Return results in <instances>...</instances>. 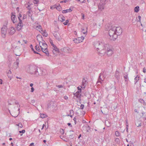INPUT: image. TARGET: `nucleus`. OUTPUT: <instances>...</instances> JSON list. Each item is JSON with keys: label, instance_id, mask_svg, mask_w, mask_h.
Returning <instances> with one entry per match:
<instances>
[{"label": "nucleus", "instance_id": "nucleus-1", "mask_svg": "<svg viewBox=\"0 0 146 146\" xmlns=\"http://www.w3.org/2000/svg\"><path fill=\"white\" fill-rule=\"evenodd\" d=\"M94 46L96 48L98 54L101 56L104 55L107 50V54L108 56H111L113 52L112 48L108 44H104L102 42H94Z\"/></svg>", "mask_w": 146, "mask_h": 146}, {"label": "nucleus", "instance_id": "nucleus-2", "mask_svg": "<svg viewBox=\"0 0 146 146\" xmlns=\"http://www.w3.org/2000/svg\"><path fill=\"white\" fill-rule=\"evenodd\" d=\"M114 27H112L109 31V35L110 36V39L111 40H115L117 38V35L115 33Z\"/></svg>", "mask_w": 146, "mask_h": 146}, {"label": "nucleus", "instance_id": "nucleus-3", "mask_svg": "<svg viewBox=\"0 0 146 146\" xmlns=\"http://www.w3.org/2000/svg\"><path fill=\"white\" fill-rule=\"evenodd\" d=\"M37 67L34 66H30L27 70V72L31 74L35 75V73L37 70Z\"/></svg>", "mask_w": 146, "mask_h": 146}, {"label": "nucleus", "instance_id": "nucleus-4", "mask_svg": "<svg viewBox=\"0 0 146 146\" xmlns=\"http://www.w3.org/2000/svg\"><path fill=\"white\" fill-rule=\"evenodd\" d=\"M22 16L21 14L19 13L18 15V18L19 20V22L17 24V30L18 31H19L21 29L23 26L22 20L20 19L22 17Z\"/></svg>", "mask_w": 146, "mask_h": 146}, {"label": "nucleus", "instance_id": "nucleus-5", "mask_svg": "<svg viewBox=\"0 0 146 146\" xmlns=\"http://www.w3.org/2000/svg\"><path fill=\"white\" fill-rule=\"evenodd\" d=\"M7 27L6 25H4L1 28V33L2 36L5 38L7 33Z\"/></svg>", "mask_w": 146, "mask_h": 146}, {"label": "nucleus", "instance_id": "nucleus-6", "mask_svg": "<svg viewBox=\"0 0 146 146\" xmlns=\"http://www.w3.org/2000/svg\"><path fill=\"white\" fill-rule=\"evenodd\" d=\"M52 34L55 39L58 41H60L62 39L61 37L58 32L55 31H54L52 33Z\"/></svg>", "mask_w": 146, "mask_h": 146}, {"label": "nucleus", "instance_id": "nucleus-7", "mask_svg": "<svg viewBox=\"0 0 146 146\" xmlns=\"http://www.w3.org/2000/svg\"><path fill=\"white\" fill-rule=\"evenodd\" d=\"M107 3H106L104 0H101L100 3L98 5L99 9L101 11L102 10L104 9L105 5Z\"/></svg>", "mask_w": 146, "mask_h": 146}, {"label": "nucleus", "instance_id": "nucleus-8", "mask_svg": "<svg viewBox=\"0 0 146 146\" xmlns=\"http://www.w3.org/2000/svg\"><path fill=\"white\" fill-rule=\"evenodd\" d=\"M114 28H115L114 29L115 31V33L117 35V37L118 35H120L122 33V30L120 27H113Z\"/></svg>", "mask_w": 146, "mask_h": 146}, {"label": "nucleus", "instance_id": "nucleus-9", "mask_svg": "<svg viewBox=\"0 0 146 146\" xmlns=\"http://www.w3.org/2000/svg\"><path fill=\"white\" fill-rule=\"evenodd\" d=\"M104 79V78H103V74L102 73H101L99 75L98 80L96 84H98V85H99V84H98L99 83H100L101 84H102Z\"/></svg>", "mask_w": 146, "mask_h": 146}, {"label": "nucleus", "instance_id": "nucleus-10", "mask_svg": "<svg viewBox=\"0 0 146 146\" xmlns=\"http://www.w3.org/2000/svg\"><path fill=\"white\" fill-rule=\"evenodd\" d=\"M36 38L37 40L38 41L40 46V42H41V41H42L43 42H45L43 40L42 36L40 35H38L36 36Z\"/></svg>", "mask_w": 146, "mask_h": 146}, {"label": "nucleus", "instance_id": "nucleus-11", "mask_svg": "<svg viewBox=\"0 0 146 146\" xmlns=\"http://www.w3.org/2000/svg\"><path fill=\"white\" fill-rule=\"evenodd\" d=\"M42 72H43V71L40 68H37V71H36L35 73V75L36 76H38L39 75H42L43 74Z\"/></svg>", "mask_w": 146, "mask_h": 146}, {"label": "nucleus", "instance_id": "nucleus-12", "mask_svg": "<svg viewBox=\"0 0 146 146\" xmlns=\"http://www.w3.org/2000/svg\"><path fill=\"white\" fill-rule=\"evenodd\" d=\"M8 32L9 35H12L15 33V30L14 28L12 27L8 29Z\"/></svg>", "mask_w": 146, "mask_h": 146}, {"label": "nucleus", "instance_id": "nucleus-13", "mask_svg": "<svg viewBox=\"0 0 146 146\" xmlns=\"http://www.w3.org/2000/svg\"><path fill=\"white\" fill-rule=\"evenodd\" d=\"M40 46L41 48L42 51L47 56H49V53L48 52L47 48H43V47H42L41 45Z\"/></svg>", "mask_w": 146, "mask_h": 146}, {"label": "nucleus", "instance_id": "nucleus-14", "mask_svg": "<svg viewBox=\"0 0 146 146\" xmlns=\"http://www.w3.org/2000/svg\"><path fill=\"white\" fill-rule=\"evenodd\" d=\"M11 19L12 21L14 23H15L17 22V19L16 18V16L11 13Z\"/></svg>", "mask_w": 146, "mask_h": 146}, {"label": "nucleus", "instance_id": "nucleus-15", "mask_svg": "<svg viewBox=\"0 0 146 146\" xmlns=\"http://www.w3.org/2000/svg\"><path fill=\"white\" fill-rule=\"evenodd\" d=\"M19 61V59H17L16 60V62L14 64V67H15V69H17L18 67Z\"/></svg>", "mask_w": 146, "mask_h": 146}, {"label": "nucleus", "instance_id": "nucleus-16", "mask_svg": "<svg viewBox=\"0 0 146 146\" xmlns=\"http://www.w3.org/2000/svg\"><path fill=\"white\" fill-rule=\"evenodd\" d=\"M87 82V80H85V79L84 78H83L82 80V86H84L83 89H84L85 88Z\"/></svg>", "mask_w": 146, "mask_h": 146}, {"label": "nucleus", "instance_id": "nucleus-17", "mask_svg": "<svg viewBox=\"0 0 146 146\" xmlns=\"http://www.w3.org/2000/svg\"><path fill=\"white\" fill-rule=\"evenodd\" d=\"M81 40H80V38H76L74 39L73 41H74V42L75 43H78L80 42H82V39H81Z\"/></svg>", "mask_w": 146, "mask_h": 146}, {"label": "nucleus", "instance_id": "nucleus-18", "mask_svg": "<svg viewBox=\"0 0 146 146\" xmlns=\"http://www.w3.org/2000/svg\"><path fill=\"white\" fill-rule=\"evenodd\" d=\"M72 10L70 9L64 10L62 11V13H66L68 12H70L72 11Z\"/></svg>", "mask_w": 146, "mask_h": 146}, {"label": "nucleus", "instance_id": "nucleus-19", "mask_svg": "<svg viewBox=\"0 0 146 146\" xmlns=\"http://www.w3.org/2000/svg\"><path fill=\"white\" fill-rule=\"evenodd\" d=\"M58 19L59 21H60L62 22H63L65 20L64 17L60 16H59Z\"/></svg>", "mask_w": 146, "mask_h": 146}, {"label": "nucleus", "instance_id": "nucleus-20", "mask_svg": "<svg viewBox=\"0 0 146 146\" xmlns=\"http://www.w3.org/2000/svg\"><path fill=\"white\" fill-rule=\"evenodd\" d=\"M115 76L116 79H118L119 78V72L118 71H117L115 74Z\"/></svg>", "mask_w": 146, "mask_h": 146}, {"label": "nucleus", "instance_id": "nucleus-21", "mask_svg": "<svg viewBox=\"0 0 146 146\" xmlns=\"http://www.w3.org/2000/svg\"><path fill=\"white\" fill-rule=\"evenodd\" d=\"M105 123L106 125L108 127H110L111 125L110 122L108 120L106 121Z\"/></svg>", "mask_w": 146, "mask_h": 146}, {"label": "nucleus", "instance_id": "nucleus-22", "mask_svg": "<svg viewBox=\"0 0 146 146\" xmlns=\"http://www.w3.org/2000/svg\"><path fill=\"white\" fill-rule=\"evenodd\" d=\"M11 71L10 70H9L8 72H7V76L9 78H10V79H11Z\"/></svg>", "mask_w": 146, "mask_h": 146}, {"label": "nucleus", "instance_id": "nucleus-23", "mask_svg": "<svg viewBox=\"0 0 146 146\" xmlns=\"http://www.w3.org/2000/svg\"><path fill=\"white\" fill-rule=\"evenodd\" d=\"M54 102L52 101H51L50 103V108H53L55 106V105H53Z\"/></svg>", "mask_w": 146, "mask_h": 146}, {"label": "nucleus", "instance_id": "nucleus-24", "mask_svg": "<svg viewBox=\"0 0 146 146\" xmlns=\"http://www.w3.org/2000/svg\"><path fill=\"white\" fill-rule=\"evenodd\" d=\"M70 115L69 114L67 115V116H70L71 117H72L73 115L74 114V111L72 110H70Z\"/></svg>", "mask_w": 146, "mask_h": 146}, {"label": "nucleus", "instance_id": "nucleus-25", "mask_svg": "<svg viewBox=\"0 0 146 146\" xmlns=\"http://www.w3.org/2000/svg\"><path fill=\"white\" fill-rule=\"evenodd\" d=\"M134 11L136 13H137L139 10V6H136L135 7Z\"/></svg>", "mask_w": 146, "mask_h": 146}, {"label": "nucleus", "instance_id": "nucleus-26", "mask_svg": "<svg viewBox=\"0 0 146 146\" xmlns=\"http://www.w3.org/2000/svg\"><path fill=\"white\" fill-rule=\"evenodd\" d=\"M47 117V116L46 115L42 113L40 114V117L42 118H44L45 117Z\"/></svg>", "mask_w": 146, "mask_h": 146}, {"label": "nucleus", "instance_id": "nucleus-27", "mask_svg": "<svg viewBox=\"0 0 146 146\" xmlns=\"http://www.w3.org/2000/svg\"><path fill=\"white\" fill-rule=\"evenodd\" d=\"M81 92V91H77L76 92V96L77 98H78L80 96V93Z\"/></svg>", "mask_w": 146, "mask_h": 146}, {"label": "nucleus", "instance_id": "nucleus-28", "mask_svg": "<svg viewBox=\"0 0 146 146\" xmlns=\"http://www.w3.org/2000/svg\"><path fill=\"white\" fill-rule=\"evenodd\" d=\"M55 8H56V9H57L58 11H60L61 9H62V8L60 6V5H59L58 6H56L55 7Z\"/></svg>", "mask_w": 146, "mask_h": 146}, {"label": "nucleus", "instance_id": "nucleus-29", "mask_svg": "<svg viewBox=\"0 0 146 146\" xmlns=\"http://www.w3.org/2000/svg\"><path fill=\"white\" fill-rule=\"evenodd\" d=\"M42 44V45H43V46H44V48H47V45L44 42H41Z\"/></svg>", "mask_w": 146, "mask_h": 146}, {"label": "nucleus", "instance_id": "nucleus-30", "mask_svg": "<svg viewBox=\"0 0 146 146\" xmlns=\"http://www.w3.org/2000/svg\"><path fill=\"white\" fill-rule=\"evenodd\" d=\"M139 77H137L136 76V77H135V84H136V83H137V82L139 80Z\"/></svg>", "mask_w": 146, "mask_h": 146}, {"label": "nucleus", "instance_id": "nucleus-31", "mask_svg": "<svg viewBox=\"0 0 146 146\" xmlns=\"http://www.w3.org/2000/svg\"><path fill=\"white\" fill-rule=\"evenodd\" d=\"M128 74L126 72H125L123 74V75L124 79H126L128 78Z\"/></svg>", "mask_w": 146, "mask_h": 146}, {"label": "nucleus", "instance_id": "nucleus-32", "mask_svg": "<svg viewBox=\"0 0 146 146\" xmlns=\"http://www.w3.org/2000/svg\"><path fill=\"white\" fill-rule=\"evenodd\" d=\"M35 48L36 50H37L38 52L40 51V48L37 45H36L35 46Z\"/></svg>", "mask_w": 146, "mask_h": 146}, {"label": "nucleus", "instance_id": "nucleus-33", "mask_svg": "<svg viewBox=\"0 0 146 146\" xmlns=\"http://www.w3.org/2000/svg\"><path fill=\"white\" fill-rule=\"evenodd\" d=\"M53 47L54 48V49L56 51H58L59 50V49L57 48V47L54 45V46H53Z\"/></svg>", "mask_w": 146, "mask_h": 146}, {"label": "nucleus", "instance_id": "nucleus-34", "mask_svg": "<svg viewBox=\"0 0 146 146\" xmlns=\"http://www.w3.org/2000/svg\"><path fill=\"white\" fill-rule=\"evenodd\" d=\"M115 135L116 136H119L120 135V133L119 131H116L115 132Z\"/></svg>", "mask_w": 146, "mask_h": 146}, {"label": "nucleus", "instance_id": "nucleus-35", "mask_svg": "<svg viewBox=\"0 0 146 146\" xmlns=\"http://www.w3.org/2000/svg\"><path fill=\"white\" fill-rule=\"evenodd\" d=\"M87 126V128L86 129V131L87 132H88L89 130L90 129V127L89 125H86Z\"/></svg>", "mask_w": 146, "mask_h": 146}, {"label": "nucleus", "instance_id": "nucleus-36", "mask_svg": "<svg viewBox=\"0 0 146 146\" xmlns=\"http://www.w3.org/2000/svg\"><path fill=\"white\" fill-rule=\"evenodd\" d=\"M80 87L79 86L78 87H77V88L78 89V90H79L78 91H81H81H82L81 88H83L84 86H80Z\"/></svg>", "mask_w": 146, "mask_h": 146}, {"label": "nucleus", "instance_id": "nucleus-37", "mask_svg": "<svg viewBox=\"0 0 146 146\" xmlns=\"http://www.w3.org/2000/svg\"><path fill=\"white\" fill-rule=\"evenodd\" d=\"M43 36H48V34H46V31H44L43 32V33H42Z\"/></svg>", "mask_w": 146, "mask_h": 146}, {"label": "nucleus", "instance_id": "nucleus-38", "mask_svg": "<svg viewBox=\"0 0 146 146\" xmlns=\"http://www.w3.org/2000/svg\"><path fill=\"white\" fill-rule=\"evenodd\" d=\"M68 138L70 139H72L74 138V137H73V135H70L69 136Z\"/></svg>", "mask_w": 146, "mask_h": 146}, {"label": "nucleus", "instance_id": "nucleus-39", "mask_svg": "<svg viewBox=\"0 0 146 146\" xmlns=\"http://www.w3.org/2000/svg\"><path fill=\"white\" fill-rule=\"evenodd\" d=\"M82 128L83 130L86 131V129L87 128V126L86 125H84L83 126Z\"/></svg>", "mask_w": 146, "mask_h": 146}, {"label": "nucleus", "instance_id": "nucleus-40", "mask_svg": "<svg viewBox=\"0 0 146 146\" xmlns=\"http://www.w3.org/2000/svg\"><path fill=\"white\" fill-rule=\"evenodd\" d=\"M68 22V20H67L65 21V22H64L63 23L64 25H66L67 24Z\"/></svg>", "mask_w": 146, "mask_h": 146}, {"label": "nucleus", "instance_id": "nucleus-41", "mask_svg": "<svg viewBox=\"0 0 146 146\" xmlns=\"http://www.w3.org/2000/svg\"><path fill=\"white\" fill-rule=\"evenodd\" d=\"M125 82L126 84H127L128 83V78H127L126 79H125Z\"/></svg>", "mask_w": 146, "mask_h": 146}, {"label": "nucleus", "instance_id": "nucleus-42", "mask_svg": "<svg viewBox=\"0 0 146 146\" xmlns=\"http://www.w3.org/2000/svg\"><path fill=\"white\" fill-rule=\"evenodd\" d=\"M27 14H28V16L29 17H31V12H30V10H29V11L27 12Z\"/></svg>", "mask_w": 146, "mask_h": 146}, {"label": "nucleus", "instance_id": "nucleus-43", "mask_svg": "<svg viewBox=\"0 0 146 146\" xmlns=\"http://www.w3.org/2000/svg\"><path fill=\"white\" fill-rule=\"evenodd\" d=\"M18 126L20 128H22L23 126L22 124L21 123L18 124Z\"/></svg>", "mask_w": 146, "mask_h": 146}, {"label": "nucleus", "instance_id": "nucleus-44", "mask_svg": "<svg viewBox=\"0 0 146 146\" xmlns=\"http://www.w3.org/2000/svg\"><path fill=\"white\" fill-rule=\"evenodd\" d=\"M25 130L24 129L23 130H22V131H19V133H25Z\"/></svg>", "mask_w": 146, "mask_h": 146}, {"label": "nucleus", "instance_id": "nucleus-45", "mask_svg": "<svg viewBox=\"0 0 146 146\" xmlns=\"http://www.w3.org/2000/svg\"><path fill=\"white\" fill-rule=\"evenodd\" d=\"M135 125L137 127H139L141 126V123H139L137 124V123H136Z\"/></svg>", "mask_w": 146, "mask_h": 146}, {"label": "nucleus", "instance_id": "nucleus-46", "mask_svg": "<svg viewBox=\"0 0 146 146\" xmlns=\"http://www.w3.org/2000/svg\"><path fill=\"white\" fill-rule=\"evenodd\" d=\"M34 4H37L38 1V0H34Z\"/></svg>", "mask_w": 146, "mask_h": 146}, {"label": "nucleus", "instance_id": "nucleus-47", "mask_svg": "<svg viewBox=\"0 0 146 146\" xmlns=\"http://www.w3.org/2000/svg\"><path fill=\"white\" fill-rule=\"evenodd\" d=\"M56 86L58 87L59 88H63V86H62V85H58V86Z\"/></svg>", "mask_w": 146, "mask_h": 146}, {"label": "nucleus", "instance_id": "nucleus-48", "mask_svg": "<svg viewBox=\"0 0 146 146\" xmlns=\"http://www.w3.org/2000/svg\"><path fill=\"white\" fill-rule=\"evenodd\" d=\"M76 117H75L73 119V120L74 121L75 124H76Z\"/></svg>", "mask_w": 146, "mask_h": 146}, {"label": "nucleus", "instance_id": "nucleus-49", "mask_svg": "<svg viewBox=\"0 0 146 146\" xmlns=\"http://www.w3.org/2000/svg\"><path fill=\"white\" fill-rule=\"evenodd\" d=\"M26 18H27L26 16L25 15H23V16L22 17V19L23 20L25 19H26Z\"/></svg>", "mask_w": 146, "mask_h": 146}, {"label": "nucleus", "instance_id": "nucleus-50", "mask_svg": "<svg viewBox=\"0 0 146 146\" xmlns=\"http://www.w3.org/2000/svg\"><path fill=\"white\" fill-rule=\"evenodd\" d=\"M139 102H141V103H144V100L142 99H140L139 100Z\"/></svg>", "mask_w": 146, "mask_h": 146}, {"label": "nucleus", "instance_id": "nucleus-51", "mask_svg": "<svg viewBox=\"0 0 146 146\" xmlns=\"http://www.w3.org/2000/svg\"><path fill=\"white\" fill-rule=\"evenodd\" d=\"M84 107V106L83 104H81L80 108L81 109H83Z\"/></svg>", "mask_w": 146, "mask_h": 146}, {"label": "nucleus", "instance_id": "nucleus-52", "mask_svg": "<svg viewBox=\"0 0 146 146\" xmlns=\"http://www.w3.org/2000/svg\"><path fill=\"white\" fill-rule=\"evenodd\" d=\"M79 38H80V40H81V39H82V42L84 39V36H82L81 37Z\"/></svg>", "mask_w": 146, "mask_h": 146}, {"label": "nucleus", "instance_id": "nucleus-53", "mask_svg": "<svg viewBox=\"0 0 146 146\" xmlns=\"http://www.w3.org/2000/svg\"><path fill=\"white\" fill-rule=\"evenodd\" d=\"M64 98L65 100H67L68 99V97L67 96H65L64 97Z\"/></svg>", "mask_w": 146, "mask_h": 146}, {"label": "nucleus", "instance_id": "nucleus-54", "mask_svg": "<svg viewBox=\"0 0 146 146\" xmlns=\"http://www.w3.org/2000/svg\"><path fill=\"white\" fill-rule=\"evenodd\" d=\"M34 89L33 87H32L31 88V92H33L34 91Z\"/></svg>", "mask_w": 146, "mask_h": 146}, {"label": "nucleus", "instance_id": "nucleus-55", "mask_svg": "<svg viewBox=\"0 0 146 146\" xmlns=\"http://www.w3.org/2000/svg\"><path fill=\"white\" fill-rule=\"evenodd\" d=\"M30 47L31 48V49L33 51H34V49L33 48V45L32 44H31L30 46Z\"/></svg>", "mask_w": 146, "mask_h": 146}, {"label": "nucleus", "instance_id": "nucleus-56", "mask_svg": "<svg viewBox=\"0 0 146 146\" xmlns=\"http://www.w3.org/2000/svg\"><path fill=\"white\" fill-rule=\"evenodd\" d=\"M143 72L144 73L146 72V70L145 68H144L143 69Z\"/></svg>", "mask_w": 146, "mask_h": 146}, {"label": "nucleus", "instance_id": "nucleus-57", "mask_svg": "<svg viewBox=\"0 0 146 146\" xmlns=\"http://www.w3.org/2000/svg\"><path fill=\"white\" fill-rule=\"evenodd\" d=\"M138 18L139 19L138 21H141V17L140 16H138Z\"/></svg>", "mask_w": 146, "mask_h": 146}, {"label": "nucleus", "instance_id": "nucleus-58", "mask_svg": "<svg viewBox=\"0 0 146 146\" xmlns=\"http://www.w3.org/2000/svg\"><path fill=\"white\" fill-rule=\"evenodd\" d=\"M50 42L51 45H52V46H54V45L53 42L52 41H50Z\"/></svg>", "mask_w": 146, "mask_h": 146}, {"label": "nucleus", "instance_id": "nucleus-59", "mask_svg": "<svg viewBox=\"0 0 146 146\" xmlns=\"http://www.w3.org/2000/svg\"><path fill=\"white\" fill-rule=\"evenodd\" d=\"M68 1V0H64L61 2V3H66Z\"/></svg>", "mask_w": 146, "mask_h": 146}, {"label": "nucleus", "instance_id": "nucleus-60", "mask_svg": "<svg viewBox=\"0 0 146 146\" xmlns=\"http://www.w3.org/2000/svg\"><path fill=\"white\" fill-rule=\"evenodd\" d=\"M84 34H86V33L87 32V30L86 29V31H84V32H82Z\"/></svg>", "mask_w": 146, "mask_h": 146}, {"label": "nucleus", "instance_id": "nucleus-61", "mask_svg": "<svg viewBox=\"0 0 146 146\" xmlns=\"http://www.w3.org/2000/svg\"><path fill=\"white\" fill-rule=\"evenodd\" d=\"M31 102L32 103L34 104L35 103V101L34 100H31Z\"/></svg>", "mask_w": 146, "mask_h": 146}, {"label": "nucleus", "instance_id": "nucleus-62", "mask_svg": "<svg viewBox=\"0 0 146 146\" xmlns=\"http://www.w3.org/2000/svg\"><path fill=\"white\" fill-rule=\"evenodd\" d=\"M82 19H84V15L82 13Z\"/></svg>", "mask_w": 146, "mask_h": 146}, {"label": "nucleus", "instance_id": "nucleus-63", "mask_svg": "<svg viewBox=\"0 0 146 146\" xmlns=\"http://www.w3.org/2000/svg\"><path fill=\"white\" fill-rule=\"evenodd\" d=\"M37 27H38L39 29H41V26L40 25H39L37 26Z\"/></svg>", "mask_w": 146, "mask_h": 146}, {"label": "nucleus", "instance_id": "nucleus-64", "mask_svg": "<svg viewBox=\"0 0 146 146\" xmlns=\"http://www.w3.org/2000/svg\"><path fill=\"white\" fill-rule=\"evenodd\" d=\"M33 51L34 52L35 54H40L38 52H36V51H35L34 50V51Z\"/></svg>", "mask_w": 146, "mask_h": 146}]
</instances>
